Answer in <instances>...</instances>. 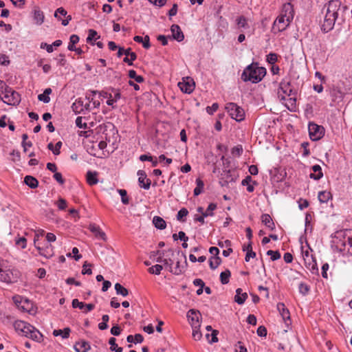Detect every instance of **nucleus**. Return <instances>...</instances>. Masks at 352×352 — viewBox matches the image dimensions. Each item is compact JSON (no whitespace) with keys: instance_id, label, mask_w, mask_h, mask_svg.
Returning a JSON list of instances; mask_svg holds the SVG:
<instances>
[{"instance_id":"nucleus-14","label":"nucleus","mask_w":352,"mask_h":352,"mask_svg":"<svg viewBox=\"0 0 352 352\" xmlns=\"http://www.w3.org/2000/svg\"><path fill=\"white\" fill-rule=\"evenodd\" d=\"M72 108L76 113L88 111L91 109L90 102H87V101L85 102L81 98L76 100V101L72 104Z\"/></svg>"},{"instance_id":"nucleus-20","label":"nucleus","mask_w":352,"mask_h":352,"mask_svg":"<svg viewBox=\"0 0 352 352\" xmlns=\"http://www.w3.org/2000/svg\"><path fill=\"white\" fill-rule=\"evenodd\" d=\"M89 230L94 234L96 237L106 241L107 236L105 233L100 229V228L95 223H91L89 226Z\"/></svg>"},{"instance_id":"nucleus-15","label":"nucleus","mask_w":352,"mask_h":352,"mask_svg":"<svg viewBox=\"0 0 352 352\" xmlns=\"http://www.w3.org/2000/svg\"><path fill=\"white\" fill-rule=\"evenodd\" d=\"M351 91L352 89L347 86L344 85L343 88L340 87V86H337L333 88L331 91V96L334 100H341L346 93Z\"/></svg>"},{"instance_id":"nucleus-2","label":"nucleus","mask_w":352,"mask_h":352,"mask_svg":"<svg viewBox=\"0 0 352 352\" xmlns=\"http://www.w3.org/2000/svg\"><path fill=\"white\" fill-rule=\"evenodd\" d=\"M344 9V7H342L341 2L338 0H331L329 2L321 26L324 32H328L333 28L340 12Z\"/></svg>"},{"instance_id":"nucleus-52","label":"nucleus","mask_w":352,"mask_h":352,"mask_svg":"<svg viewBox=\"0 0 352 352\" xmlns=\"http://www.w3.org/2000/svg\"><path fill=\"white\" fill-rule=\"evenodd\" d=\"M251 181V177L248 176L245 179L242 181V185L247 186V190L250 192L254 191V188L252 185L249 184V182Z\"/></svg>"},{"instance_id":"nucleus-38","label":"nucleus","mask_w":352,"mask_h":352,"mask_svg":"<svg viewBox=\"0 0 352 352\" xmlns=\"http://www.w3.org/2000/svg\"><path fill=\"white\" fill-rule=\"evenodd\" d=\"M70 329L69 328H65L63 330L57 329L53 331V335L54 336H60L63 338H67L69 336Z\"/></svg>"},{"instance_id":"nucleus-36","label":"nucleus","mask_w":352,"mask_h":352,"mask_svg":"<svg viewBox=\"0 0 352 352\" xmlns=\"http://www.w3.org/2000/svg\"><path fill=\"white\" fill-rule=\"evenodd\" d=\"M196 185L197 186L194 189L193 192L195 196H198L203 192L204 184L200 178H197L196 179Z\"/></svg>"},{"instance_id":"nucleus-43","label":"nucleus","mask_w":352,"mask_h":352,"mask_svg":"<svg viewBox=\"0 0 352 352\" xmlns=\"http://www.w3.org/2000/svg\"><path fill=\"white\" fill-rule=\"evenodd\" d=\"M346 246L349 248L352 247V238L347 237L346 239H344L343 241H340V244H337V247L339 248L340 250H342V248L344 249Z\"/></svg>"},{"instance_id":"nucleus-3","label":"nucleus","mask_w":352,"mask_h":352,"mask_svg":"<svg viewBox=\"0 0 352 352\" xmlns=\"http://www.w3.org/2000/svg\"><path fill=\"white\" fill-rule=\"evenodd\" d=\"M13 327L17 333L32 340L40 342L42 340V334L34 327L23 320H16Z\"/></svg>"},{"instance_id":"nucleus-23","label":"nucleus","mask_w":352,"mask_h":352,"mask_svg":"<svg viewBox=\"0 0 352 352\" xmlns=\"http://www.w3.org/2000/svg\"><path fill=\"white\" fill-rule=\"evenodd\" d=\"M313 173H310L309 177L311 179L314 180H318L323 177V173L322 171V168L320 165L316 164L314 165L311 168Z\"/></svg>"},{"instance_id":"nucleus-29","label":"nucleus","mask_w":352,"mask_h":352,"mask_svg":"<svg viewBox=\"0 0 352 352\" xmlns=\"http://www.w3.org/2000/svg\"><path fill=\"white\" fill-rule=\"evenodd\" d=\"M89 349V343L85 341L76 342L74 345V349L76 352H87Z\"/></svg>"},{"instance_id":"nucleus-24","label":"nucleus","mask_w":352,"mask_h":352,"mask_svg":"<svg viewBox=\"0 0 352 352\" xmlns=\"http://www.w3.org/2000/svg\"><path fill=\"white\" fill-rule=\"evenodd\" d=\"M120 94L118 91H113L111 97L107 100V104L111 106L112 108L116 107L117 102L120 99Z\"/></svg>"},{"instance_id":"nucleus-7","label":"nucleus","mask_w":352,"mask_h":352,"mask_svg":"<svg viewBox=\"0 0 352 352\" xmlns=\"http://www.w3.org/2000/svg\"><path fill=\"white\" fill-rule=\"evenodd\" d=\"M20 278V272L16 268H0V280L7 283H14Z\"/></svg>"},{"instance_id":"nucleus-22","label":"nucleus","mask_w":352,"mask_h":352,"mask_svg":"<svg viewBox=\"0 0 352 352\" xmlns=\"http://www.w3.org/2000/svg\"><path fill=\"white\" fill-rule=\"evenodd\" d=\"M33 19L35 24L41 25L45 19L43 12L39 8H34L33 10Z\"/></svg>"},{"instance_id":"nucleus-8","label":"nucleus","mask_w":352,"mask_h":352,"mask_svg":"<svg viewBox=\"0 0 352 352\" xmlns=\"http://www.w3.org/2000/svg\"><path fill=\"white\" fill-rule=\"evenodd\" d=\"M226 110L229 116L236 122H241L245 119V111L243 109L236 103H228L226 106Z\"/></svg>"},{"instance_id":"nucleus-62","label":"nucleus","mask_w":352,"mask_h":352,"mask_svg":"<svg viewBox=\"0 0 352 352\" xmlns=\"http://www.w3.org/2000/svg\"><path fill=\"white\" fill-rule=\"evenodd\" d=\"M82 274H91L92 270L91 269V265L85 262L82 266Z\"/></svg>"},{"instance_id":"nucleus-56","label":"nucleus","mask_w":352,"mask_h":352,"mask_svg":"<svg viewBox=\"0 0 352 352\" xmlns=\"http://www.w3.org/2000/svg\"><path fill=\"white\" fill-rule=\"evenodd\" d=\"M67 11L63 8H58L54 12V16L58 19H60L58 14L66 17L67 16Z\"/></svg>"},{"instance_id":"nucleus-45","label":"nucleus","mask_w":352,"mask_h":352,"mask_svg":"<svg viewBox=\"0 0 352 352\" xmlns=\"http://www.w3.org/2000/svg\"><path fill=\"white\" fill-rule=\"evenodd\" d=\"M217 208V205L215 204L211 203L208 206L207 209L203 212L204 217H212L213 216V211Z\"/></svg>"},{"instance_id":"nucleus-4","label":"nucleus","mask_w":352,"mask_h":352,"mask_svg":"<svg viewBox=\"0 0 352 352\" xmlns=\"http://www.w3.org/2000/svg\"><path fill=\"white\" fill-rule=\"evenodd\" d=\"M265 74V67H259L258 63H252L244 69L241 74V79L244 82L257 83L261 81Z\"/></svg>"},{"instance_id":"nucleus-60","label":"nucleus","mask_w":352,"mask_h":352,"mask_svg":"<svg viewBox=\"0 0 352 352\" xmlns=\"http://www.w3.org/2000/svg\"><path fill=\"white\" fill-rule=\"evenodd\" d=\"M72 304L74 308H78L81 310H83L85 306V304L82 302H80L78 299H74Z\"/></svg>"},{"instance_id":"nucleus-18","label":"nucleus","mask_w":352,"mask_h":352,"mask_svg":"<svg viewBox=\"0 0 352 352\" xmlns=\"http://www.w3.org/2000/svg\"><path fill=\"white\" fill-rule=\"evenodd\" d=\"M283 104L290 111H295L296 109V93L291 96H287L285 99H280Z\"/></svg>"},{"instance_id":"nucleus-46","label":"nucleus","mask_w":352,"mask_h":352,"mask_svg":"<svg viewBox=\"0 0 352 352\" xmlns=\"http://www.w3.org/2000/svg\"><path fill=\"white\" fill-rule=\"evenodd\" d=\"M15 245L21 249H25L27 246V240L25 237H16L15 239Z\"/></svg>"},{"instance_id":"nucleus-35","label":"nucleus","mask_w":352,"mask_h":352,"mask_svg":"<svg viewBox=\"0 0 352 352\" xmlns=\"http://www.w3.org/2000/svg\"><path fill=\"white\" fill-rule=\"evenodd\" d=\"M62 145L63 144L60 141L56 142L55 145H54L52 142H50L48 144L47 148L49 150L52 151L55 155H58L60 153V150L61 148Z\"/></svg>"},{"instance_id":"nucleus-47","label":"nucleus","mask_w":352,"mask_h":352,"mask_svg":"<svg viewBox=\"0 0 352 352\" xmlns=\"http://www.w3.org/2000/svg\"><path fill=\"white\" fill-rule=\"evenodd\" d=\"M163 269L162 265L157 264L148 268V271L150 274L159 275Z\"/></svg>"},{"instance_id":"nucleus-59","label":"nucleus","mask_w":352,"mask_h":352,"mask_svg":"<svg viewBox=\"0 0 352 352\" xmlns=\"http://www.w3.org/2000/svg\"><path fill=\"white\" fill-rule=\"evenodd\" d=\"M309 250H310V248L309 247L306 250H305L304 248L302 247V255L304 261H305V259H307L308 258H311L314 257Z\"/></svg>"},{"instance_id":"nucleus-58","label":"nucleus","mask_w":352,"mask_h":352,"mask_svg":"<svg viewBox=\"0 0 352 352\" xmlns=\"http://www.w3.org/2000/svg\"><path fill=\"white\" fill-rule=\"evenodd\" d=\"M98 94L97 91H91L89 93H87L85 100L87 102H91L94 100V96Z\"/></svg>"},{"instance_id":"nucleus-9","label":"nucleus","mask_w":352,"mask_h":352,"mask_svg":"<svg viewBox=\"0 0 352 352\" xmlns=\"http://www.w3.org/2000/svg\"><path fill=\"white\" fill-rule=\"evenodd\" d=\"M12 300L15 304L23 311L28 312L31 315H34L36 313L35 309L33 307V304L28 299L23 298L18 296L13 297Z\"/></svg>"},{"instance_id":"nucleus-39","label":"nucleus","mask_w":352,"mask_h":352,"mask_svg":"<svg viewBox=\"0 0 352 352\" xmlns=\"http://www.w3.org/2000/svg\"><path fill=\"white\" fill-rule=\"evenodd\" d=\"M115 290L118 295H121L122 296H126L129 294V291L126 288L124 287L120 283L115 284Z\"/></svg>"},{"instance_id":"nucleus-54","label":"nucleus","mask_w":352,"mask_h":352,"mask_svg":"<svg viewBox=\"0 0 352 352\" xmlns=\"http://www.w3.org/2000/svg\"><path fill=\"white\" fill-rule=\"evenodd\" d=\"M188 211L186 208H183L180 209L178 211L177 214V220L184 221L183 218L186 217L188 215Z\"/></svg>"},{"instance_id":"nucleus-55","label":"nucleus","mask_w":352,"mask_h":352,"mask_svg":"<svg viewBox=\"0 0 352 352\" xmlns=\"http://www.w3.org/2000/svg\"><path fill=\"white\" fill-rule=\"evenodd\" d=\"M267 254L271 256L272 261H276L280 258V254L278 251L268 250Z\"/></svg>"},{"instance_id":"nucleus-44","label":"nucleus","mask_w":352,"mask_h":352,"mask_svg":"<svg viewBox=\"0 0 352 352\" xmlns=\"http://www.w3.org/2000/svg\"><path fill=\"white\" fill-rule=\"evenodd\" d=\"M116 340L115 338H111L109 340V344H110V349L111 351H114L115 352H122V348L119 347L116 344Z\"/></svg>"},{"instance_id":"nucleus-26","label":"nucleus","mask_w":352,"mask_h":352,"mask_svg":"<svg viewBox=\"0 0 352 352\" xmlns=\"http://www.w3.org/2000/svg\"><path fill=\"white\" fill-rule=\"evenodd\" d=\"M133 40L137 43H142L143 47L145 49H148L151 47L150 38L148 35L145 36L144 38L140 36H135Z\"/></svg>"},{"instance_id":"nucleus-21","label":"nucleus","mask_w":352,"mask_h":352,"mask_svg":"<svg viewBox=\"0 0 352 352\" xmlns=\"http://www.w3.org/2000/svg\"><path fill=\"white\" fill-rule=\"evenodd\" d=\"M173 38L181 42L184 38V35L178 25H173L170 28Z\"/></svg>"},{"instance_id":"nucleus-64","label":"nucleus","mask_w":352,"mask_h":352,"mask_svg":"<svg viewBox=\"0 0 352 352\" xmlns=\"http://www.w3.org/2000/svg\"><path fill=\"white\" fill-rule=\"evenodd\" d=\"M267 61L270 64H274L277 61V55L274 53H270L267 56Z\"/></svg>"},{"instance_id":"nucleus-57","label":"nucleus","mask_w":352,"mask_h":352,"mask_svg":"<svg viewBox=\"0 0 352 352\" xmlns=\"http://www.w3.org/2000/svg\"><path fill=\"white\" fill-rule=\"evenodd\" d=\"M97 32L96 31H95L94 30H89V33H88V36L87 38V42H91L93 40H96L97 38Z\"/></svg>"},{"instance_id":"nucleus-33","label":"nucleus","mask_w":352,"mask_h":352,"mask_svg":"<svg viewBox=\"0 0 352 352\" xmlns=\"http://www.w3.org/2000/svg\"><path fill=\"white\" fill-rule=\"evenodd\" d=\"M51 88H47L44 90L43 93L38 96V99L44 103H48L50 101L49 95L52 93Z\"/></svg>"},{"instance_id":"nucleus-30","label":"nucleus","mask_w":352,"mask_h":352,"mask_svg":"<svg viewBox=\"0 0 352 352\" xmlns=\"http://www.w3.org/2000/svg\"><path fill=\"white\" fill-rule=\"evenodd\" d=\"M153 223L155 227L160 230H164L166 227V221L160 217L155 216L153 219Z\"/></svg>"},{"instance_id":"nucleus-61","label":"nucleus","mask_w":352,"mask_h":352,"mask_svg":"<svg viewBox=\"0 0 352 352\" xmlns=\"http://www.w3.org/2000/svg\"><path fill=\"white\" fill-rule=\"evenodd\" d=\"M131 53H133L131 51V48L124 49L122 47H120L118 52V56L120 57L123 54H124L126 56H129V54H130Z\"/></svg>"},{"instance_id":"nucleus-32","label":"nucleus","mask_w":352,"mask_h":352,"mask_svg":"<svg viewBox=\"0 0 352 352\" xmlns=\"http://www.w3.org/2000/svg\"><path fill=\"white\" fill-rule=\"evenodd\" d=\"M262 222L270 230H273L275 227L272 217L268 214H263L261 216Z\"/></svg>"},{"instance_id":"nucleus-12","label":"nucleus","mask_w":352,"mask_h":352,"mask_svg":"<svg viewBox=\"0 0 352 352\" xmlns=\"http://www.w3.org/2000/svg\"><path fill=\"white\" fill-rule=\"evenodd\" d=\"M178 87L182 92L190 94L195 89V83L192 78L185 77L178 83Z\"/></svg>"},{"instance_id":"nucleus-51","label":"nucleus","mask_w":352,"mask_h":352,"mask_svg":"<svg viewBox=\"0 0 352 352\" xmlns=\"http://www.w3.org/2000/svg\"><path fill=\"white\" fill-rule=\"evenodd\" d=\"M137 58V55L135 52L131 53L129 54V56H126L124 58V62L126 63L129 65H132L133 62Z\"/></svg>"},{"instance_id":"nucleus-40","label":"nucleus","mask_w":352,"mask_h":352,"mask_svg":"<svg viewBox=\"0 0 352 352\" xmlns=\"http://www.w3.org/2000/svg\"><path fill=\"white\" fill-rule=\"evenodd\" d=\"M230 275H231V273L229 270H226L222 272L220 274L221 283L223 285L228 283Z\"/></svg>"},{"instance_id":"nucleus-5","label":"nucleus","mask_w":352,"mask_h":352,"mask_svg":"<svg viewBox=\"0 0 352 352\" xmlns=\"http://www.w3.org/2000/svg\"><path fill=\"white\" fill-rule=\"evenodd\" d=\"M97 133L100 139L107 141L112 144L116 141L118 131L112 123L107 122L99 125L97 128Z\"/></svg>"},{"instance_id":"nucleus-41","label":"nucleus","mask_w":352,"mask_h":352,"mask_svg":"<svg viewBox=\"0 0 352 352\" xmlns=\"http://www.w3.org/2000/svg\"><path fill=\"white\" fill-rule=\"evenodd\" d=\"M221 262V260L219 256H211L209 260L210 267L214 270L220 265Z\"/></svg>"},{"instance_id":"nucleus-42","label":"nucleus","mask_w":352,"mask_h":352,"mask_svg":"<svg viewBox=\"0 0 352 352\" xmlns=\"http://www.w3.org/2000/svg\"><path fill=\"white\" fill-rule=\"evenodd\" d=\"M129 76L130 78L134 79L138 83H141L144 81V78L142 76L138 75L135 70H129Z\"/></svg>"},{"instance_id":"nucleus-34","label":"nucleus","mask_w":352,"mask_h":352,"mask_svg":"<svg viewBox=\"0 0 352 352\" xmlns=\"http://www.w3.org/2000/svg\"><path fill=\"white\" fill-rule=\"evenodd\" d=\"M236 22L238 28L241 30V31L243 30H246V29L249 28L248 21H247L246 18L244 17L243 16H241L238 17L236 20Z\"/></svg>"},{"instance_id":"nucleus-49","label":"nucleus","mask_w":352,"mask_h":352,"mask_svg":"<svg viewBox=\"0 0 352 352\" xmlns=\"http://www.w3.org/2000/svg\"><path fill=\"white\" fill-rule=\"evenodd\" d=\"M118 192L119 193V195L121 196V201H122V203L124 205H126L129 204V198L127 197V192H126V190H124V189H118Z\"/></svg>"},{"instance_id":"nucleus-27","label":"nucleus","mask_w":352,"mask_h":352,"mask_svg":"<svg viewBox=\"0 0 352 352\" xmlns=\"http://www.w3.org/2000/svg\"><path fill=\"white\" fill-rule=\"evenodd\" d=\"M318 200L320 203L326 204L332 199V195L329 191H320L318 195Z\"/></svg>"},{"instance_id":"nucleus-19","label":"nucleus","mask_w":352,"mask_h":352,"mask_svg":"<svg viewBox=\"0 0 352 352\" xmlns=\"http://www.w3.org/2000/svg\"><path fill=\"white\" fill-rule=\"evenodd\" d=\"M304 263H305V265L306 268L308 270H309L312 274L318 275L319 270H318L316 261L314 258V257H312L311 258H308L305 259Z\"/></svg>"},{"instance_id":"nucleus-1","label":"nucleus","mask_w":352,"mask_h":352,"mask_svg":"<svg viewBox=\"0 0 352 352\" xmlns=\"http://www.w3.org/2000/svg\"><path fill=\"white\" fill-rule=\"evenodd\" d=\"M294 16V10L292 3L289 2L284 3L278 16L273 23V32L276 34L285 30L293 21Z\"/></svg>"},{"instance_id":"nucleus-11","label":"nucleus","mask_w":352,"mask_h":352,"mask_svg":"<svg viewBox=\"0 0 352 352\" xmlns=\"http://www.w3.org/2000/svg\"><path fill=\"white\" fill-rule=\"evenodd\" d=\"M308 130L309 137L313 141L320 140L324 134V127L314 122H309Z\"/></svg>"},{"instance_id":"nucleus-37","label":"nucleus","mask_w":352,"mask_h":352,"mask_svg":"<svg viewBox=\"0 0 352 352\" xmlns=\"http://www.w3.org/2000/svg\"><path fill=\"white\" fill-rule=\"evenodd\" d=\"M79 41V37L76 34H72L70 36L69 38V43L68 45L67 49L69 51H73L74 50H76L75 44L78 43Z\"/></svg>"},{"instance_id":"nucleus-50","label":"nucleus","mask_w":352,"mask_h":352,"mask_svg":"<svg viewBox=\"0 0 352 352\" xmlns=\"http://www.w3.org/2000/svg\"><path fill=\"white\" fill-rule=\"evenodd\" d=\"M200 327L192 328V336L195 340H200L202 338V333L199 330Z\"/></svg>"},{"instance_id":"nucleus-31","label":"nucleus","mask_w":352,"mask_h":352,"mask_svg":"<svg viewBox=\"0 0 352 352\" xmlns=\"http://www.w3.org/2000/svg\"><path fill=\"white\" fill-rule=\"evenodd\" d=\"M25 184L31 188H36L38 185V180L30 175H27L24 178Z\"/></svg>"},{"instance_id":"nucleus-16","label":"nucleus","mask_w":352,"mask_h":352,"mask_svg":"<svg viewBox=\"0 0 352 352\" xmlns=\"http://www.w3.org/2000/svg\"><path fill=\"white\" fill-rule=\"evenodd\" d=\"M138 184L140 188L148 190L151 186V180L147 178V175L144 170H140L138 171Z\"/></svg>"},{"instance_id":"nucleus-13","label":"nucleus","mask_w":352,"mask_h":352,"mask_svg":"<svg viewBox=\"0 0 352 352\" xmlns=\"http://www.w3.org/2000/svg\"><path fill=\"white\" fill-rule=\"evenodd\" d=\"M187 318L192 328L201 327V314L199 311L190 309L187 313Z\"/></svg>"},{"instance_id":"nucleus-25","label":"nucleus","mask_w":352,"mask_h":352,"mask_svg":"<svg viewBox=\"0 0 352 352\" xmlns=\"http://www.w3.org/2000/svg\"><path fill=\"white\" fill-rule=\"evenodd\" d=\"M248 298L247 293L242 292V289L240 288H238L236 290V295L234 297L235 302H237L239 305H242L245 301L246 298Z\"/></svg>"},{"instance_id":"nucleus-28","label":"nucleus","mask_w":352,"mask_h":352,"mask_svg":"<svg viewBox=\"0 0 352 352\" xmlns=\"http://www.w3.org/2000/svg\"><path fill=\"white\" fill-rule=\"evenodd\" d=\"M87 182L90 186L96 185L98 182V173L96 171H88L87 173Z\"/></svg>"},{"instance_id":"nucleus-48","label":"nucleus","mask_w":352,"mask_h":352,"mask_svg":"<svg viewBox=\"0 0 352 352\" xmlns=\"http://www.w3.org/2000/svg\"><path fill=\"white\" fill-rule=\"evenodd\" d=\"M298 290L300 294H301L303 296H305L309 293L310 287L307 284L305 283H300L298 285Z\"/></svg>"},{"instance_id":"nucleus-63","label":"nucleus","mask_w":352,"mask_h":352,"mask_svg":"<svg viewBox=\"0 0 352 352\" xmlns=\"http://www.w3.org/2000/svg\"><path fill=\"white\" fill-rule=\"evenodd\" d=\"M219 108V105L217 103H213L212 106L207 107L206 111L208 114L212 115L214 112L217 111Z\"/></svg>"},{"instance_id":"nucleus-10","label":"nucleus","mask_w":352,"mask_h":352,"mask_svg":"<svg viewBox=\"0 0 352 352\" xmlns=\"http://www.w3.org/2000/svg\"><path fill=\"white\" fill-rule=\"evenodd\" d=\"M296 93L292 87L290 81L288 79H283L279 85L278 91V98L280 99H285L287 96H291Z\"/></svg>"},{"instance_id":"nucleus-17","label":"nucleus","mask_w":352,"mask_h":352,"mask_svg":"<svg viewBox=\"0 0 352 352\" xmlns=\"http://www.w3.org/2000/svg\"><path fill=\"white\" fill-rule=\"evenodd\" d=\"M277 309L285 324L289 325V324H290V314L285 304L283 302H278L277 304Z\"/></svg>"},{"instance_id":"nucleus-6","label":"nucleus","mask_w":352,"mask_h":352,"mask_svg":"<svg viewBox=\"0 0 352 352\" xmlns=\"http://www.w3.org/2000/svg\"><path fill=\"white\" fill-rule=\"evenodd\" d=\"M0 96L3 102L8 105H17L21 101V96L19 93L8 86H6L4 90L1 91Z\"/></svg>"},{"instance_id":"nucleus-53","label":"nucleus","mask_w":352,"mask_h":352,"mask_svg":"<svg viewBox=\"0 0 352 352\" xmlns=\"http://www.w3.org/2000/svg\"><path fill=\"white\" fill-rule=\"evenodd\" d=\"M58 208L60 210H65L67 207V201L63 198H59L56 203Z\"/></svg>"}]
</instances>
